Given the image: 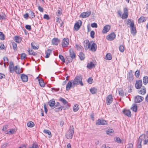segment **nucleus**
Here are the masks:
<instances>
[{"instance_id": "1", "label": "nucleus", "mask_w": 148, "mask_h": 148, "mask_svg": "<svg viewBox=\"0 0 148 148\" xmlns=\"http://www.w3.org/2000/svg\"><path fill=\"white\" fill-rule=\"evenodd\" d=\"M73 87L75 85L80 84L81 86H83L84 84L82 82V77L81 76H77L75 78L73 82Z\"/></svg>"}, {"instance_id": "2", "label": "nucleus", "mask_w": 148, "mask_h": 148, "mask_svg": "<svg viewBox=\"0 0 148 148\" xmlns=\"http://www.w3.org/2000/svg\"><path fill=\"white\" fill-rule=\"evenodd\" d=\"M138 140H140V142H142V141L143 142V144L148 145V132L146 133L145 134H142L139 138Z\"/></svg>"}, {"instance_id": "3", "label": "nucleus", "mask_w": 148, "mask_h": 148, "mask_svg": "<svg viewBox=\"0 0 148 148\" xmlns=\"http://www.w3.org/2000/svg\"><path fill=\"white\" fill-rule=\"evenodd\" d=\"M74 132V128L73 125L70 126L69 130L67 131L65 135L68 139H71L73 137Z\"/></svg>"}, {"instance_id": "4", "label": "nucleus", "mask_w": 148, "mask_h": 148, "mask_svg": "<svg viewBox=\"0 0 148 148\" xmlns=\"http://www.w3.org/2000/svg\"><path fill=\"white\" fill-rule=\"evenodd\" d=\"M108 123L106 121L103 119H99L97 121L96 124L97 125H107Z\"/></svg>"}, {"instance_id": "5", "label": "nucleus", "mask_w": 148, "mask_h": 148, "mask_svg": "<svg viewBox=\"0 0 148 148\" xmlns=\"http://www.w3.org/2000/svg\"><path fill=\"white\" fill-rule=\"evenodd\" d=\"M142 82L141 80H136L135 84V87L137 89H140L142 86Z\"/></svg>"}, {"instance_id": "6", "label": "nucleus", "mask_w": 148, "mask_h": 148, "mask_svg": "<svg viewBox=\"0 0 148 148\" xmlns=\"http://www.w3.org/2000/svg\"><path fill=\"white\" fill-rule=\"evenodd\" d=\"M91 14L90 11H88L82 13L80 15V17L84 18L88 17Z\"/></svg>"}, {"instance_id": "7", "label": "nucleus", "mask_w": 148, "mask_h": 148, "mask_svg": "<svg viewBox=\"0 0 148 148\" xmlns=\"http://www.w3.org/2000/svg\"><path fill=\"white\" fill-rule=\"evenodd\" d=\"M82 25V21L79 20L78 22H77L74 25L75 29L76 30H78Z\"/></svg>"}, {"instance_id": "8", "label": "nucleus", "mask_w": 148, "mask_h": 148, "mask_svg": "<svg viewBox=\"0 0 148 148\" xmlns=\"http://www.w3.org/2000/svg\"><path fill=\"white\" fill-rule=\"evenodd\" d=\"M69 44V40L68 38H64L62 41V45L63 47H67Z\"/></svg>"}, {"instance_id": "9", "label": "nucleus", "mask_w": 148, "mask_h": 148, "mask_svg": "<svg viewBox=\"0 0 148 148\" xmlns=\"http://www.w3.org/2000/svg\"><path fill=\"white\" fill-rule=\"evenodd\" d=\"M106 103L108 105H110L113 101L112 96L111 95H108L106 99Z\"/></svg>"}, {"instance_id": "10", "label": "nucleus", "mask_w": 148, "mask_h": 148, "mask_svg": "<svg viewBox=\"0 0 148 148\" xmlns=\"http://www.w3.org/2000/svg\"><path fill=\"white\" fill-rule=\"evenodd\" d=\"M115 38V34L114 33H111L106 36V39L110 41L113 40Z\"/></svg>"}, {"instance_id": "11", "label": "nucleus", "mask_w": 148, "mask_h": 148, "mask_svg": "<svg viewBox=\"0 0 148 148\" xmlns=\"http://www.w3.org/2000/svg\"><path fill=\"white\" fill-rule=\"evenodd\" d=\"M144 98L141 96L138 95L135 97L134 101L135 103H138L143 101Z\"/></svg>"}, {"instance_id": "12", "label": "nucleus", "mask_w": 148, "mask_h": 148, "mask_svg": "<svg viewBox=\"0 0 148 148\" xmlns=\"http://www.w3.org/2000/svg\"><path fill=\"white\" fill-rule=\"evenodd\" d=\"M90 45L88 40H86L84 42V47L85 50H87L90 49Z\"/></svg>"}, {"instance_id": "13", "label": "nucleus", "mask_w": 148, "mask_h": 148, "mask_svg": "<svg viewBox=\"0 0 148 148\" xmlns=\"http://www.w3.org/2000/svg\"><path fill=\"white\" fill-rule=\"evenodd\" d=\"M110 26L107 25L105 26L102 31V33L103 34L106 33L108 32L109 30H110Z\"/></svg>"}, {"instance_id": "14", "label": "nucleus", "mask_w": 148, "mask_h": 148, "mask_svg": "<svg viewBox=\"0 0 148 148\" xmlns=\"http://www.w3.org/2000/svg\"><path fill=\"white\" fill-rule=\"evenodd\" d=\"M48 104L50 107L53 108H55V102L54 99L49 100L48 102Z\"/></svg>"}, {"instance_id": "15", "label": "nucleus", "mask_w": 148, "mask_h": 148, "mask_svg": "<svg viewBox=\"0 0 148 148\" xmlns=\"http://www.w3.org/2000/svg\"><path fill=\"white\" fill-rule=\"evenodd\" d=\"M69 52L71 58L73 59H74L76 57V55L73 50L72 49H70L69 50Z\"/></svg>"}, {"instance_id": "16", "label": "nucleus", "mask_w": 148, "mask_h": 148, "mask_svg": "<svg viewBox=\"0 0 148 148\" xmlns=\"http://www.w3.org/2000/svg\"><path fill=\"white\" fill-rule=\"evenodd\" d=\"M138 92L140 94L144 95L146 92V88L144 86H143L142 88L138 91Z\"/></svg>"}, {"instance_id": "17", "label": "nucleus", "mask_w": 148, "mask_h": 148, "mask_svg": "<svg viewBox=\"0 0 148 148\" xmlns=\"http://www.w3.org/2000/svg\"><path fill=\"white\" fill-rule=\"evenodd\" d=\"M21 79L23 82H26L28 81V77L24 74H21Z\"/></svg>"}, {"instance_id": "18", "label": "nucleus", "mask_w": 148, "mask_h": 148, "mask_svg": "<svg viewBox=\"0 0 148 148\" xmlns=\"http://www.w3.org/2000/svg\"><path fill=\"white\" fill-rule=\"evenodd\" d=\"M123 112V113L128 117H130L131 116V112L129 110H124Z\"/></svg>"}, {"instance_id": "19", "label": "nucleus", "mask_w": 148, "mask_h": 148, "mask_svg": "<svg viewBox=\"0 0 148 148\" xmlns=\"http://www.w3.org/2000/svg\"><path fill=\"white\" fill-rule=\"evenodd\" d=\"M60 40L57 38H54L52 40V43L53 45H58Z\"/></svg>"}, {"instance_id": "20", "label": "nucleus", "mask_w": 148, "mask_h": 148, "mask_svg": "<svg viewBox=\"0 0 148 148\" xmlns=\"http://www.w3.org/2000/svg\"><path fill=\"white\" fill-rule=\"evenodd\" d=\"M128 79L130 81H131L133 79V76L132 71H131L129 73L128 75Z\"/></svg>"}, {"instance_id": "21", "label": "nucleus", "mask_w": 148, "mask_h": 148, "mask_svg": "<svg viewBox=\"0 0 148 148\" xmlns=\"http://www.w3.org/2000/svg\"><path fill=\"white\" fill-rule=\"evenodd\" d=\"M10 71L11 73H13L14 72V64L13 62H10V64L9 66Z\"/></svg>"}, {"instance_id": "22", "label": "nucleus", "mask_w": 148, "mask_h": 148, "mask_svg": "<svg viewBox=\"0 0 148 148\" xmlns=\"http://www.w3.org/2000/svg\"><path fill=\"white\" fill-rule=\"evenodd\" d=\"M14 40L17 43H19L22 40L21 37L18 36H15L14 38Z\"/></svg>"}, {"instance_id": "23", "label": "nucleus", "mask_w": 148, "mask_h": 148, "mask_svg": "<svg viewBox=\"0 0 148 148\" xmlns=\"http://www.w3.org/2000/svg\"><path fill=\"white\" fill-rule=\"evenodd\" d=\"M131 109L133 111L136 112L137 110V104L136 103H134L132 105V106L131 108Z\"/></svg>"}, {"instance_id": "24", "label": "nucleus", "mask_w": 148, "mask_h": 148, "mask_svg": "<svg viewBox=\"0 0 148 148\" xmlns=\"http://www.w3.org/2000/svg\"><path fill=\"white\" fill-rule=\"evenodd\" d=\"M72 86L73 87L72 82L71 81L69 82L66 85V90L69 91Z\"/></svg>"}, {"instance_id": "25", "label": "nucleus", "mask_w": 148, "mask_h": 148, "mask_svg": "<svg viewBox=\"0 0 148 148\" xmlns=\"http://www.w3.org/2000/svg\"><path fill=\"white\" fill-rule=\"evenodd\" d=\"M95 67V65L92 62H90V63H88L87 64V67L89 69H91Z\"/></svg>"}, {"instance_id": "26", "label": "nucleus", "mask_w": 148, "mask_h": 148, "mask_svg": "<svg viewBox=\"0 0 148 148\" xmlns=\"http://www.w3.org/2000/svg\"><path fill=\"white\" fill-rule=\"evenodd\" d=\"M97 49V45L95 43H93L92 44L90 50L92 51H95Z\"/></svg>"}, {"instance_id": "27", "label": "nucleus", "mask_w": 148, "mask_h": 148, "mask_svg": "<svg viewBox=\"0 0 148 148\" xmlns=\"http://www.w3.org/2000/svg\"><path fill=\"white\" fill-rule=\"evenodd\" d=\"M59 101L62 102L63 104L65 106H66L68 105L67 101L64 99L61 98L59 99Z\"/></svg>"}, {"instance_id": "28", "label": "nucleus", "mask_w": 148, "mask_h": 148, "mask_svg": "<svg viewBox=\"0 0 148 148\" xmlns=\"http://www.w3.org/2000/svg\"><path fill=\"white\" fill-rule=\"evenodd\" d=\"M97 89L95 87H93L90 89V91L92 94H95L97 92Z\"/></svg>"}, {"instance_id": "29", "label": "nucleus", "mask_w": 148, "mask_h": 148, "mask_svg": "<svg viewBox=\"0 0 148 148\" xmlns=\"http://www.w3.org/2000/svg\"><path fill=\"white\" fill-rule=\"evenodd\" d=\"M146 18L144 16H141L138 19V23H141L146 21Z\"/></svg>"}, {"instance_id": "30", "label": "nucleus", "mask_w": 148, "mask_h": 148, "mask_svg": "<svg viewBox=\"0 0 148 148\" xmlns=\"http://www.w3.org/2000/svg\"><path fill=\"white\" fill-rule=\"evenodd\" d=\"M43 132L47 134L48 135V137L50 138L52 136L51 132L49 130H45L43 131Z\"/></svg>"}, {"instance_id": "31", "label": "nucleus", "mask_w": 148, "mask_h": 148, "mask_svg": "<svg viewBox=\"0 0 148 148\" xmlns=\"http://www.w3.org/2000/svg\"><path fill=\"white\" fill-rule=\"evenodd\" d=\"M143 82L144 85H146L148 83V77H144L143 78Z\"/></svg>"}, {"instance_id": "32", "label": "nucleus", "mask_w": 148, "mask_h": 148, "mask_svg": "<svg viewBox=\"0 0 148 148\" xmlns=\"http://www.w3.org/2000/svg\"><path fill=\"white\" fill-rule=\"evenodd\" d=\"M131 28V32L132 34H135L136 32V27L134 26Z\"/></svg>"}, {"instance_id": "33", "label": "nucleus", "mask_w": 148, "mask_h": 148, "mask_svg": "<svg viewBox=\"0 0 148 148\" xmlns=\"http://www.w3.org/2000/svg\"><path fill=\"white\" fill-rule=\"evenodd\" d=\"M28 52H29V54L32 55L33 56H35L37 54V53L33 50H30V49H28L27 50Z\"/></svg>"}, {"instance_id": "34", "label": "nucleus", "mask_w": 148, "mask_h": 148, "mask_svg": "<svg viewBox=\"0 0 148 148\" xmlns=\"http://www.w3.org/2000/svg\"><path fill=\"white\" fill-rule=\"evenodd\" d=\"M29 15L30 17H29L31 19L35 17V15L34 14V13L33 12L32 10H30L29 11Z\"/></svg>"}, {"instance_id": "35", "label": "nucleus", "mask_w": 148, "mask_h": 148, "mask_svg": "<svg viewBox=\"0 0 148 148\" xmlns=\"http://www.w3.org/2000/svg\"><path fill=\"white\" fill-rule=\"evenodd\" d=\"M51 52V50L50 49H48L47 50L46 52V55L45 57V58H48L49 57L50 54V53Z\"/></svg>"}, {"instance_id": "36", "label": "nucleus", "mask_w": 148, "mask_h": 148, "mask_svg": "<svg viewBox=\"0 0 148 148\" xmlns=\"http://www.w3.org/2000/svg\"><path fill=\"white\" fill-rule=\"evenodd\" d=\"M38 81L41 87H44L45 86V84L42 79H38Z\"/></svg>"}, {"instance_id": "37", "label": "nucleus", "mask_w": 148, "mask_h": 148, "mask_svg": "<svg viewBox=\"0 0 148 148\" xmlns=\"http://www.w3.org/2000/svg\"><path fill=\"white\" fill-rule=\"evenodd\" d=\"M79 56L81 60H84L85 58L84 55L82 52L80 53Z\"/></svg>"}, {"instance_id": "38", "label": "nucleus", "mask_w": 148, "mask_h": 148, "mask_svg": "<svg viewBox=\"0 0 148 148\" xmlns=\"http://www.w3.org/2000/svg\"><path fill=\"white\" fill-rule=\"evenodd\" d=\"M14 71H15L17 74H20V73L19 72V68L17 66H15L14 68Z\"/></svg>"}, {"instance_id": "39", "label": "nucleus", "mask_w": 148, "mask_h": 148, "mask_svg": "<svg viewBox=\"0 0 148 148\" xmlns=\"http://www.w3.org/2000/svg\"><path fill=\"white\" fill-rule=\"evenodd\" d=\"M34 123L33 122H29L27 123V126L28 127H32L34 126Z\"/></svg>"}, {"instance_id": "40", "label": "nucleus", "mask_w": 148, "mask_h": 148, "mask_svg": "<svg viewBox=\"0 0 148 148\" xmlns=\"http://www.w3.org/2000/svg\"><path fill=\"white\" fill-rule=\"evenodd\" d=\"M79 105L77 104H75L73 107V110L74 112H76L79 109Z\"/></svg>"}, {"instance_id": "41", "label": "nucleus", "mask_w": 148, "mask_h": 148, "mask_svg": "<svg viewBox=\"0 0 148 148\" xmlns=\"http://www.w3.org/2000/svg\"><path fill=\"white\" fill-rule=\"evenodd\" d=\"M64 108V106H60L58 108H55L54 109V111L56 112H58L62 110L63 108Z\"/></svg>"}, {"instance_id": "42", "label": "nucleus", "mask_w": 148, "mask_h": 148, "mask_svg": "<svg viewBox=\"0 0 148 148\" xmlns=\"http://www.w3.org/2000/svg\"><path fill=\"white\" fill-rule=\"evenodd\" d=\"M106 59L107 60H110L112 59L111 55L110 53H108L106 55Z\"/></svg>"}, {"instance_id": "43", "label": "nucleus", "mask_w": 148, "mask_h": 148, "mask_svg": "<svg viewBox=\"0 0 148 148\" xmlns=\"http://www.w3.org/2000/svg\"><path fill=\"white\" fill-rule=\"evenodd\" d=\"M62 12V9L60 8H59L57 12H56V14L58 16H59L61 15Z\"/></svg>"}, {"instance_id": "44", "label": "nucleus", "mask_w": 148, "mask_h": 148, "mask_svg": "<svg viewBox=\"0 0 148 148\" xmlns=\"http://www.w3.org/2000/svg\"><path fill=\"white\" fill-rule=\"evenodd\" d=\"M73 59L71 58L70 56H69L68 58L67 57V60H66V64H68L69 62H71Z\"/></svg>"}, {"instance_id": "45", "label": "nucleus", "mask_w": 148, "mask_h": 148, "mask_svg": "<svg viewBox=\"0 0 148 148\" xmlns=\"http://www.w3.org/2000/svg\"><path fill=\"white\" fill-rule=\"evenodd\" d=\"M119 94L120 96H123L124 92L123 90L121 89H120L118 90Z\"/></svg>"}, {"instance_id": "46", "label": "nucleus", "mask_w": 148, "mask_h": 148, "mask_svg": "<svg viewBox=\"0 0 148 148\" xmlns=\"http://www.w3.org/2000/svg\"><path fill=\"white\" fill-rule=\"evenodd\" d=\"M12 45L13 49L14 50H16L17 49V44L14 42L12 43Z\"/></svg>"}, {"instance_id": "47", "label": "nucleus", "mask_w": 148, "mask_h": 148, "mask_svg": "<svg viewBox=\"0 0 148 148\" xmlns=\"http://www.w3.org/2000/svg\"><path fill=\"white\" fill-rule=\"evenodd\" d=\"M31 45L32 47L34 49H38L39 48V47L38 46H35L33 42H32L31 43Z\"/></svg>"}, {"instance_id": "48", "label": "nucleus", "mask_w": 148, "mask_h": 148, "mask_svg": "<svg viewBox=\"0 0 148 148\" xmlns=\"http://www.w3.org/2000/svg\"><path fill=\"white\" fill-rule=\"evenodd\" d=\"M3 60L5 62L4 63H7V66L8 65V59L6 57H4L3 58Z\"/></svg>"}, {"instance_id": "49", "label": "nucleus", "mask_w": 148, "mask_h": 148, "mask_svg": "<svg viewBox=\"0 0 148 148\" xmlns=\"http://www.w3.org/2000/svg\"><path fill=\"white\" fill-rule=\"evenodd\" d=\"M115 140L117 142L119 143H123L122 142L121 139L119 137H116Z\"/></svg>"}, {"instance_id": "50", "label": "nucleus", "mask_w": 148, "mask_h": 148, "mask_svg": "<svg viewBox=\"0 0 148 148\" xmlns=\"http://www.w3.org/2000/svg\"><path fill=\"white\" fill-rule=\"evenodd\" d=\"M0 39L2 40H4V35L1 32H0Z\"/></svg>"}, {"instance_id": "51", "label": "nucleus", "mask_w": 148, "mask_h": 148, "mask_svg": "<svg viewBox=\"0 0 148 148\" xmlns=\"http://www.w3.org/2000/svg\"><path fill=\"white\" fill-rule=\"evenodd\" d=\"M119 49L121 52H123L124 51V47L123 46L121 45L119 47Z\"/></svg>"}, {"instance_id": "52", "label": "nucleus", "mask_w": 148, "mask_h": 148, "mask_svg": "<svg viewBox=\"0 0 148 148\" xmlns=\"http://www.w3.org/2000/svg\"><path fill=\"white\" fill-rule=\"evenodd\" d=\"M128 16V14H126L123 13L122 16V18L123 19H125L127 18Z\"/></svg>"}, {"instance_id": "53", "label": "nucleus", "mask_w": 148, "mask_h": 148, "mask_svg": "<svg viewBox=\"0 0 148 148\" xmlns=\"http://www.w3.org/2000/svg\"><path fill=\"white\" fill-rule=\"evenodd\" d=\"M21 60H23L26 58V54L25 53H23L21 54Z\"/></svg>"}, {"instance_id": "54", "label": "nucleus", "mask_w": 148, "mask_h": 148, "mask_svg": "<svg viewBox=\"0 0 148 148\" xmlns=\"http://www.w3.org/2000/svg\"><path fill=\"white\" fill-rule=\"evenodd\" d=\"M59 58L63 62H65V60L64 57L62 55H59Z\"/></svg>"}, {"instance_id": "55", "label": "nucleus", "mask_w": 148, "mask_h": 148, "mask_svg": "<svg viewBox=\"0 0 148 148\" xmlns=\"http://www.w3.org/2000/svg\"><path fill=\"white\" fill-rule=\"evenodd\" d=\"M30 148H39L38 146V145L35 143H33L32 147Z\"/></svg>"}, {"instance_id": "56", "label": "nucleus", "mask_w": 148, "mask_h": 148, "mask_svg": "<svg viewBox=\"0 0 148 148\" xmlns=\"http://www.w3.org/2000/svg\"><path fill=\"white\" fill-rule=\"evenodd\" d=\"M95 32L93 31H92L90 32V35L91 37L92 38H94L95 37Z\"/></svg>"}, {"instance_id": "57", "label": "nucleus", "mask_w": 148, "mask_h": 148, "mask_svg": "<svg viewBox=\"0 0 148 148\" xmlns=\"http://www.w3.org/2000/svg\"><path fill=\"white\" fill-rule=\"evenodd\" d=\"M139 74H140V71H138L137 70L135 72V76L136 77H139Z\"/></svg>"}, {"instance_id": "58", "label": "nucleus", "mask_w": 148, "mask_h": 148, "mask_svg": "<svg viewBox=\"0 0 148 148\" xmlns=\"http://www.w3.org/2000/svg\"><path fill=\"white\" fill-rule=\"evenodd\" d=\"M114 131V130L112 129H110L108 130L106 132V133L108 135H110L109 134V133H112Z\"/></svg>"}, {"instance_id": "59", "label": "nucleus", "mask_w": 148, "mask_h": 148, "mask_svg": "<svg viewBox=\"0 0 148 148\" xmlns=\"http://www.w3.org/2000/svg\"><path fill=\"white\" fill-rule=\"evenodd\" d=\"M91 26L92 27L97 28V24L95 23H94L91 24Z\"/></svg>"}, {"instance_id": "60", "label": "nucleus", "mask_w": 148, "mask_h": 148, "mask_svg": "<svg viewBox=\"0 0 148 148\" xmlns=\"http://www.w3.org/2000/svg\"><path fill=\"white\" fill-rule=\"evenodd\" d=\"M44 18L48 20L50 19L49 16L48 14H45L44 16Z\"/></svg>"}, {"instance_id": "61", "label": "nucleus", "mask_w": 148, "mask_h": 148, "mask_svg": "<svg viewBox=\"0 0 148 148\" xmlns=\"http://www.w3.org/2000/svg\"><path fill=\"white\" fill-rule=\"evenodd\" d=\"M141 142L138 141V146H137V148H141Z\"/></svg>"}, {"instance_id": "62", "label": "nucleus", "mask_w": 148, "mask_h": 148, "mask_svg": "<svg viewBox=\"0 0 148 148\" xmlns=\"http://www.w3.org/2000/svg\"><path fill=\"white\" fill-rule=\"evenodd\" d=\"M23 17L26 19H27L29 17L28 14L27 13H25L23 15Z\"/></svg>"}, {"instance_id": "63", "label": "nucleus", "mask_w": 148, "mask_h": 148, "mask_svg": "<svg viewBox=\"0 0 148 148\" xmlns=\"http://www.w3.org/2000/svg\"><path fill=\"white\" fill-rule=\"evenodd\" d=\"M93 79L92 77L89 78L88 80V82L90 84L92 83V82Z\"/></svg>"}, {"instance_id": "64", "label": "nucleus", "mask_w": 148, "mask_h": 148, "mask_svg": "<svg viewBox=\"0 0 148 148\" xmlns=\"http://www.w3.org/2000/svg\"><path fill=\"white\" fill-rule=\"evenodd\" d=\"M76 47L77 50H79L81 49L82 47L80 45H76Z\"/></svg>"}]
</instances>
